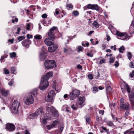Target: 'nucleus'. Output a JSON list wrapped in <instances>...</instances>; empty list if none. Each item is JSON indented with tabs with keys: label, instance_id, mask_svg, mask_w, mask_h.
<instances>
[{
	"label": "nucleus",
	"instance_id": "7",
	"mask_svg": "<svg viewBox=\"0 0 134 134\" xmlns=\"http://www.w3.org/2000/svg\"><path fill=\"white\" fill-rule=\"evenodd\" d=\"M80 93L79 91L76 90L73 91L69 94L68 95V96L70 100H73L78 97Z\"/></svg>",
	"mask_w": 134,
	"mask_h": 134
},
{
	"label": "nucleus",
	"instance_id": "9",
	"mask_svg": "<svg viewBox=\"0 0 134 134\" xmlns=\"http://www.w3.org/2000/svg\"><path fill=\"white\" fill-rule=\"evenodd\" d=\"M85 98L83 96L79 98L78 102L76 104V106L77 107H82L83 106L85 103Z\"/></svg>",
	"mask_w": 134,
	"mask_h": 134
},
{
	"label": "nucleus",
	"instance_id": "20",
	"mask_svg": "<svg viewBox=\"0 0 134 134\" xmlns=\"http://www.w3.org/2000/svg\"><path fill=\"white\" fill-rule=\"evenodd\" d=\"M51 115L54 116V117L55 118H57L59 116V114L58 111L55 109V110L54 111L53 113V114Z\"/></svg>",
	"mask_w": 134,
	"mask_h": 134
},
{
	"label": "nucleus",
	"instance_id": "24",
	"mask_svg": "<svg viewBox=\"0 0 134 134\" xmlns=\"http://www.w3.org/2000/svg\"><path fill=\"white\" fill-rule=\"evenodd\" d=\"M86 121L88 124H89L91 122V119L90 116L89 115H86L85 117Z\"/></svg>",
	"mask_w": 134,
	"mask_h": 134
},
{
	"label": "nucleus",
	"instance_id": "40",
	"mask_svg": "<svg viewBox=\"0 0 134 134\" xmlns=\"http://www.w3.org/2000/svg\"><path fill=\"white\" fill-rule=\"evenodd\" d=\"M126 88L128 92L130 94V88L128 85H126Z\"/></svg>",
	"mask_w": 134,
	"mask_h": 134
},
{
	"label": "nucleus",
	"instance_id": "12",
	"mask_svg": "<svg viewBox=\"0 0 134 134\" xmlns=\"http://www.w3.org/2000/svg\"><path fill=\"white\" fill-rule=\"evenodd\" d=\"M44 42L45 44L47 46H50L54 44V40L49 38H46L44 41Z\"/></svg>",
	"mask_w": 134,
	"mask_h": 134
},
{
	"label": "nucleus",
	"instance_id": "64",
	"mask_svg": "<svg viewBox=\"0 0 134 134\" xmlns=\"http://www.w3.org/2000/svg\"><path fill=\"white\" fill-rule=\"evenodd\" d=\"M25 134H30L29 132L27 130H26L25 131Z\"/></svg>",
	"mask_w": 134,
	"mask_h": 134
},
{
	"label": "nucleus",
	"instance_id": "4",
	"mask_svg": "<svg viewBox=\"0 0 134 134\" xmlns=\"http://www.w3.org/2000/svg\"><path fill=\"white\" fill-rule=\"evenodd\" d=\"M44 65L46 69H52L55 67V63L53 60H46L44 63Z\"/></svg>",
	"mask_w": 134,
	"mask_h": 134
},
{
	"label": "nucleus",
	"instance_id": "36",
	"mask_svg": "<svg viewBox=\"0 0 134 134\" xmlns=\"http://www.w3.org/2000/svg\"><path fill=\"white\" fill-rule=\"evenodd\" d=\"M119 51L120 52L123 53V52L121 51V50H125V49L124 46H121L120 48L119 49Z\"/></svg>",
	"mask_w": 134,
	"mask_h": 134
},
{
	"label": "nucleus",
	"instance_id": "10",
	"mask_svg": "<svg viewBox=\"0 0 134 134\" xmlns=\"http://www.w3.org/2000/svg\"><path fill=\"white\" fill-rule=\"evenodd\" d=\"M15 129V126L13 124L8 123L6 125L5 129L7 131H13Z\"/></svg>",
	"mask_w": 134,
	"mask_h": 134
},
{
	"label": "nucleus",
	"instance_id": "53",
	"mask_svg": "<svg viewBox=\"0 0 134 134\" xmlns=\"http://www.w3.org/2000/svg\"><path fill=\"white\" fill-rule=\"evenodd\" d=\"M6 58V57H5L4 56H3L1 57L0 59L1 62V63H2L3 60L4 59V58Z\"/></svg>",
	"mask_w": 134,
	"mask_h": 134
},
{
	"label": "nucleus",
	"instance_id": "46",
	"mask_svg": "<svg viewBox=\"0 0 134 134\" xmlns=\"http://www.w3.org/2000/svg\"><path fill=\"white\" fill-rule=\"evenodd\" d=\"M59 123V122L57 121H55L53 122V124L54 125L53 127L55 126L56 125H57Z\"/></svg>",
	"mask_w": 134,
	"mask_h": 134
},
{
	"label": "nucleus",
	"instance_id": "41",
	"mask_svg": "<svg viewBox=\"0 0 134 134\" xmlns=\"http://www.w3.org/2000/svg\"><path fill=\"white\" fill-rule=\"evenodd\" d=\"M129 100L131 103L132 107H134V99H129Z\"/></svg>",
	"mask_w": 134,
	"mask_h": 134
},
{
	"label": "nucleus",
	"instance_id": "31",
	"mask_svg": "<svg viewBox=\"0 0 134 134\" xmlns=\"http://www.w3.org/2000/svg\"><path fill=\"white\" fill-rule=\"evenodd\" d=\"M34 37L35 39H38V41L42 38V36L40 35H36L34 36Z\"/></svg>",
	"mask_w": 134,
	"mask_h": 134
},
{
	"label": "nucleus",
	"instance_id": "59",
	"mask_svg": "<svg viewBox=\"0 0 134 134\" xmlns=\"http://www.w3.org/2000/svg\"><path fill=\"white\" fill-rule=\"evenodd\" d=\"M104 112V110H100L99 111V113L100 114H102V115H103Z\"/></svg>",
	"mask_w": 134,
	"mask_h": 134
},
{
	"label": "nucleus",
	"instance_id": "39",
	"mask_svg": "<svg viewBox=\"0 0 134 134\" xmlns=\"http://www.w3.org/2000/svg\"><path fill=\"white\" fill-rule=\"evenodd\" d=\"M78 51L80 52L83 51V48L81 46H79L78 47Z\"/></svg>",
	"mask_w": 134,
	"mask_h": 134
},
{
	"label": "nucleus",
	"instance_id": "38",
	"mask_svg": "<svg viewBox=\"0 0 134 134\" xmlns=\"http://www.w3.org/2000/svg\"><path fill=\"white\" fill-rule=\"evenodd\" d=\"M14 83L13 79H11L10 81L8 82V84L10 86H12Z\"/></svg>",
	"mask_w": 134,
	"mask_h": 134
},
{
	"label": "nucleus",
	"instance_id": "27",
	"mask_svg": "<svg viewBox=\"0 0 134 134\" xmlns=\"http://www.w3.org/2000/svg\"><path fill=\"white\" fill-rule=\"evenodd\" d=\"M101 128L103 129V130L107 133V134H109L110 132L109 131V129H107V128L103 126H102Z\"/></svg>",
	"mask_w": 134,
	"mask_h": 134
},
{
	"label": "nucleus",
	"instance_id": "8",
	"mask_svg": "<svg viewBox=\"0 0 134 134\" xmlns=\"http://www.w3.org/2000/svg\"><path fill=\"white\" fill-rule=\"evenodd\" d=\"M116 35L121 37V39L124 40H127L131 36H128L126 33H122L119 31H117L116 33Z\"/></svg>",
	"mask_w": 134,
	"mask_h": 134
},
{
	"label": "nucleus",
	"instance_id": "48",
	"mask_svg": "<svg viewBox=\"0 0 134 134\" xmlns=\"http://www.w3.org/2000/svg\"><path fill=\"white\" fill-rule=\"evenodd\" d=\"M96 119L97 121L98 122H99V121L102 120V118L101 117H100V118H99L98 116V115L96 116Z\"/></svg>",
	"mask_w": 134,
	"mask_h": 134
},
{
	"label": "nucleus",
	"instance_id": "15",
	"mask_svg": "<svg viewBox=\"0 0 134 134\" xmlns=\"http://www.w3.org/2000/svg\"><path fill=\"white\" fill-rule=\"evenodd\" d=\"M37 116L40 115V116L41 115H43L44 113L43 110V108L42 107L39 108L35 112Z\"/></svg>",
	"mask_w": 134,
	"mask_h": 134
},
{
	"label": "nucleus",
	"instance_id": "13",
	"mask_svg": "<svg viewBox=\"0 0 134 134\" xmlns=\"http://www.w3.org/2000/svg\"><path fill=\"white\" fill-rule=\"evenodd\" d=\"M58 46L56 44H53L48 47V51L51 52H53L55 51L58 48Z\"/></svg>",
	"mask_w": 134,
	"mask_h": 134
},
{
	"label": "nucleus",
	"instance_id": "33",
	"mask_svg": "<svg viewBox=\"0 0 134 134\" xmlns=\"http://www.w3.org/2000/svg\"><path fill=\"white\" fill-rule=\"evenodd\" d=\"M115 57H112L109 59V63H113L115 60Z\"/></svg>",
	"mask_w": 134,
	"mask_h": 134
},
{
	"label": "nucleus",
	"instance_id": "21",
	"mask_svg": "<svg viewBox=\"0 0 134 134\" xmlns=\"http://www.w3.org/2000/svg\"><path fill=\"white\" fill-rule=\"evenodd\" d=\"M48 94L51 96V97H52L54 98L55 95V91L53 90H52L50 91L48 93Z\"/></svg>",
	"mask_w": 134,
	"mask_h": 134
},
{
	"label": "nucleus",
	"instance_id": "56",
	"mask_svg": "<svg viewBox=\"0 0 134 134\" xmlns=\"http://www.w3.org/2000/svg\"><path fill=\"white\" fill-rule=\"evenodd\" d=\"M42 17L43 18H47V15L46 14H44L42 15Z\"/></svg>",
	"mask_w": 134,
	"mask_h": 134
},
{
	"label": "nucleus",
	"instance_id": "43",
	"mask_svg": "<svg viewBox=\"0 0 134 134\" xmlns=\"http://www.w3.org/2000/svg\"><path fill=\"white\" fill-rule=\"evenodd\" d=\"M105 60L104 59H103L101 60L99 62V64L100 65H101L103 63H105Z\"/></svg>",
	"mask_w": 134,
	"mask_h": 134
},
{
	"label": "nucleus",
	"instance_id": "18",
	"mask_svg": "<svg viewBox=\"0 0 134 134\" xmlns=\"http://www.w3.org/2000/svg\"><path fill=\"white\" fill-rule=\"evenodd\" d=\"M54 98L52 97H51V96L48 94L47 97L46 98V101L49 102H51L52 101Z\"/></svg>",
	"mask_w": 134,
	"mask_h": 134
},
{
	"label": "nucleus",
	"instance_id": "58",
	"mask_svg": "<svg viewBox=\"0 0 134 134\" xmlns=\"http://www.w3.org/2000/svg\"><path fill=\"white\" fill-rule=\"evenodd\" d=\"M75 105L73 104L71 106V108L74 110H76L77 109V108L75 107Z\"/></svg>",
	"mask_w": 134,
	"mask_h": 134
},
{
	"label": "nucleus",
	"instance_id": "1",
	"mask_svg": "<svg viewBox=\"0 0 134 134\" xmlns=\"http://www.w3.org/2000/svg\"><path fill=\"white\" fill-rule=\"evenodd\" d=\"M52 75L53 72H49L46 73L43 76V79L41 80L39 87V88L41 90H44L47 87L49 84L48 80L50 77H52Z\"/></svg>",
	"mask_w": 134,
	"mask_h": 134
},
{
	"label": "nucleus",
	"instance_id": "32",
	"mask_svg": "<svg viewBox=\"0 0 134 134\" xmlns=\"http://www.w3.org/2000/svg\"><path fill=\"white\" fill-rule=\"evenodd\" d=\"M129 99H134V92L132 91L131 94L129 95Z\"/></svg>",
	"mask_w": 134,
	"mask_h": 134
},
{
	"label": "nucleus",
	"instance_id": "26",
	"mask_svg": "<svg viewBox=\"0 0 134 134\" xmlns=\"http://www.w3.org/2000/svg\"><path fill=\"white\" fill-rule=\"evenodd\" d=\"M66 8L68 9H72L73 6L72 4H68L66 5Z\"/></svg>",
	"mask_w": 134,
	"mask_h": 134
},
{
	"label": "nucleus",
	"instance_id": "16",
	"mask_svg": "<svg viewBox=\"0 0 134 134\" xmlns=\"http://www.w3.org/2000/svg\"><path fill=\"white\" fill-rule=\"evenodd\" d=\"M9 91L6 90L4 88L1 89L0 90V92L3 96L6 97L8 94Z\"/></svg>",
	"mask_w": 134,
	"mask_h": 134
},
{
	"label": "nucleus",
	"instance_id": "35",
	"mask_svg": "<svg viewBox=\"0 0 134 134\" xmlns=\"http://www.w3.org/2000/svg\"><path fill=\"white\" fill-rule=\"evenodd\" d=\"M25 38V37L24 36H19L18 38L19 41H21L24 39Z\"/></svg>",
	"mask_w": 134,
	"mask_h": 134
},
{
	"label": "nucleus",
	"instance_id": "34",
	"mask_svg": "<svg viewBox=\"0 0 134 134\" xmlns=\"http://www.w3.org/2000/svg\"><path fill=\"white\" fill-rule=\"evenodd\" d=\"M93 90H92V91L93 92V93L97 92L98 91L97 87L94 86L93 87Z\"/></svg>",
	"mask_w": 134,
	"mask_h": 134
},
{
	"label": "nucleus",
	"instance_id": "50",
	"mask_svg": "<svg viewBox=\"0 0 134 134\" xmlns=\"http://www.w3.org/2000/svg\"><path fill=\"white\" fill-rule=\"evenodd\" d=\"M88 78L90 80H92L93 79V77L92 75L91 74H89L88 75Z\"/></svg>",
	"mask_w": 134,
	"mask_h": 134
},
{
	"label": "nucleus",
	"instance_id": "44",
	"mask_svg": "<svg viewBox=\"0 0 134 134\" xmlns=\"http://www.w3.org/2000/svg\"><path fill=\"white\" fill-rule=\"evenodd\" d=\"M129 76L130 77L132 78L134 76V70H132V72L130 74Z\"/></svg>",
	"mask_w": 134,
	"mask_h": 134
},
{
	"label": "nucleus",
	"instance_id": "6",
	"mask_svg": "<svg viewBox=\"0 0 134 134\" xmlns=\"http://www.w3.org/2000/svg\"><path fill=\"white\" fill-rule=\"evenodd\" d=\"M19 103L17 101L14 100L12 103L11 110L12 112L15 113L17 114L18 113V108L19 106Z\"/></svg>",
	"mask_w": 134,
	"mask_h": 134
},
{
	"label": "nucleus",
	"instance_id": "5",
	"mask_svg": "<svg viewBox=\"0 0 134 134\" xmlns=\"http://www.w3.org/2000/svg\"><path fill=\"white\" fill-rule=\"evenodd\" d=\"M58 31L56 27L54 26L49 30L48 33V35L50 38L54 39L55 37V33Z\"/></svg>",
	"mask_w": 134,
	"mask_h": 134
},
{
	"label": "nucleus",
	"instance_id": "28",
	"mask_svg": "<svg viewBox=\"0 0 134 134\" xmlns=\"http://www.w3.org/2000/svg\"><path fill=\"white\" fill-rule=\"evenodd\" d=\"M92 25L96 28H98L99 26V24L98 23L97 21H94L92 24Z\"/></svg>",
	"mask_w": 134,
	"mask_h": 134
},
{
	"label": "nucleus",
	"instance_id": "61",
	"mask_svg": "<svg viewBox=\"0 0 134 134\" xmlns=\"http://www.w3.org/2000/svg\"><path fill=\"white\" fill-rule=\"evenodd\" d=\"M77 67L78 69H80L81 70L82 69V66L80 65H78L77 66Z\"/></svg>",
	"mask_w": 134,
	"mask_h": 134
},
{
	"label": "nucleus",
	"instance_id": "3",
	"mask_svg": "<svg viewBox=\"0 0 134 134\" xmlns=\"http://www.w3.org/2000/svg\"><path fill=\"white\" fill-rule=\"evenodd\" d=\"M84 9L85 10H86L87 9L95 10L98 11H99L100 13H101L102 12L101 8L97 4H88L85 6L84 7Z\"/></svg>",
	"mask_w": 134,
	"mask_h": 134
},
{
	"label": "nucleus",
	"instance_id": "52",
	"mask_svg": "<svg viewBox=\"0 0 134 134\" xmlns=\"http://www.w3.org/2000/svg\"><path fill=\"white\" fill-rule=\"evenodd\" d=\"M87 56L92 57L93 56V55L92 54H90L89 53H87Z\"/></svg>",
	"mask_w": 134,
	"mask_h": 134
},
{
	"label": "nucleus",
	"instance_id": "22",
	"mask_svg": "<svg viewBox=\"0 0 134 134\" xmlns=\"http://www.w3.org/2000/svg\"><path fill=\"white\" fill-rule=\"evenodd\" d=\"M37 116L35 112L31 114L29 116V118L30 119H34L36 118Z\"/></svg>",
	"mask_w": 134,
	"mask_h": 134
},
{
	"label": "nucleus",
	"instance_id": "49",
	"mask_svg": "<svg viewBox=\"0 0 134 134\" xmlns=\"http://www.w3.org/2000/svg\"><path fill=\"white\" fill-rule=\"evenodd\" d=\"M131 131L130 130H128L126 131L125 132H124V134H126L128 133L129 134H131Z\"/></svg>",
	"mask_w": 134,
	"mask_h": 134
},
{
	"label": "nucleus",
	"instance_id": "54",
	"mask_svg": "<svg viewBox=\"0 0 134 134\" xmlns=\"http://www.w3.org/2000/svg\"><path fill=\"white\" fill-rule=\"evenodd\" d=\"M131 65H130V67L131 68H134V66L133 65V62H130Z\"/></svg>",
	"mask_w": 134,
	"mask_h": 134
},
{
	"label": "nucleus",
	"instance_id": "57",
	"mask_svg": "<svg viewBox=\"0 0 134 134\" xmlns=\"http://www.w3.org/2000/svg\"><path fill=\"white\" fill-rule=\"evenodd\" d=\"M124 101L123 99H120V105H121V104H124Z\"/></svg>",
	"mask_w": 134,
	"mask_h": 134
},
{
	"label": "nucleus",
	"instance_id": "30",
	"mask_svg": "<svg viewBox=\"0 0 134 134\" xmlns=\"http://www.w3.org/2000/svg\"><path fill=\"white\" fill-rule=\"evenodd\" d=\"M9 54L10 57L12 58L15 57L16 55V53L14 52L12 53H10Z\"/></svg>",
	"mask_w": 134,
	"mask_h": 134
},
{
	"label": "nucleus",
	"instance_id": "37",
	"mask_svg": "<svg viewBox=\"0 0 134 134\" xmlns=\"http://www.w3.org/2000/svg\"><path fill=\"white\" fill-rule=\"evenodd\" d=\"M127 56L128 59L130 60L132 57V55L131 54V53L130 52H128Z\"/></svg>",
	"mask_w": 134,
	"mask_h": 134
},
{
	"label": "nucleus",
	"instance_id": "23",
	"mask_svg": "<svg viewBox=\"0 0 134 134\" xmlns=\"http://www.w3.org/2000/svg\"><path fill=\"white\" fill-rule=\"evenodd\" d=\"M64 127V125L63 124L62 125L60 126V128L58 129L57 132L58 133L61 132L63 129Z\"/></svg>",
	"mask_w": 134,
	"mask_h": 134
},
{
	"label": "nucleus",
	"instance_id": "14",
	"mask_svg": "<svg viewBox=\"0 0 134 134\" xmlns=\"http://www.w3.org/2000/svg\"><path fill=\"white\" fill-rule=\"evenodd\" d=\"M31 42L30 40H25L22 42L21 43L24 47L28 48L29 47V45L31 44Z\"/></svg>",
	"mask_w": 134,
	"mask_h": 134
},
{
	"label": "nucleus",
	"instance_id": "42",
	"mask_svg": "<svg viewBox=\"0 0 134 134\" xmlns=\"http://www.w3.org/2000/svg\"><path fill=\"white\" fill-rule=\"evenodd\" d=\"M72 13L75 16H77L79 15V13L77 11H73Z\"/></svg>",
	"mask_w": 134,
	"mask_h": 134
},
{
	"label": "nucleus",
	"instance_id": "63",
	"mask_svg": "<svg viewBox=\"0 0 134 134\" xmlns=\"http://www.w3.org/2000/svg\"><path fill=\"white\" fill-rule=\"evenodd\" d=\"M121 89L122 91V93L124 94L125 93V87L123 88H121Z\"/></svg>",
	"mask_w": 134,
	"mask_h": 134
},
{
	"label": "nucleus",
	"instance_id": "19",
	"mask_svg": "<svg viewBox=\"0 0 134 134\" xmlns=\"http://www.w3.org/2000/svg\"><path fill=\"white\" fill-rule=\"evenodd\" d=\"M46 54H43L40 55V61H42L45 59L47 57Z\"/></svg>",
	"mask_w": 134,
	"mask_h": 134
},
{
	"label": "nucleus",
	"instance_id": "51",
	"mask_svg": "<svg viewBox=\"0 0 134 134\" xmlns=\"http://www.w3.org/2000/svg\"><path fill=\"white\" fill-rule=\"evenodd\" d=\"M115 63L114 64V65L116 67L118 66L119 65V62L117 61H116L115 62Z\"/></svg>",
	"mask_w": 134,
	"mask_h": 134
},
{
	"label": "nucleus",
	"instance_id": "55",
	"mask_svg": "<svg viewBox=\"0 0 134 134\" xmlns=\"http://www.w3.org/2000/svg\"><path fill=\"white\" fill-rule=\"evenodd\" d=\"M49 21H48V22H47L46 21H44V25L46 26H47L49 24Z\"/></svg>",
	"mask_w": 134,
	"mask_h": 134
},
{
	"label": "nucleus",
	"instance_id": "11",
	"mask_svg": "<svg viewBox=\"0 0 134 134\" xmlns=\"http://www.w3.org/2000/svg\"><path fill=\"white\" fill-rule=\"evenodd\" d=\"M55 110V109L50 106L49 107H46V112L47 114H49L51 115L53 114V113Z\"/></svg>",
	"mask_w": 134,
	"mask_h": 134
},
{
	"label": "nucleus",
	"instance_id": "2",
	"mask_svg": "<svg viewBox=\"0 0 134 134\" xmlns=\"http://www.w3.org/2000/svg\"><path fill=\"white\" fill-rule=\"evenodd\" d=\"M37 95V92L36 90L32 93H30L27 95L26 98L25 99L24 102L26 105H30L32 104L34 102V96Z\"/></svg>",
	"mask_w": 134,
	"mask_h": 134
},
{
	"label": "nucleus",
	"instance_id": "45",
	"mask_svg": "<svg viewBox=\"0 0 134 134\" xmlns=\"http://www.w3.org/2000/svg\"><path fill=\"white\" fill-rule=\"evenodd\" d=\"M4 73L5 74H9V71L6 68H4Z\"/></svg>",
	"mask_w": 134,
	"mask_h": 134
},
{
	"label": "nucleus",
	"instance_id": "62",
	"mask_svg": "<svg viewBox=\"0 0 134 134\" xmlns=\"http://www.w3.org/2000/svg\"><path fill=\"white\" fill-rule=\"evenodd\" d=\"M20 27H18L17 29V32L16 33V34H19V32L20 31Z\"/></svg>",
	"mask_w": 134,
	"mask_h": 134
},
{
	"label": "nucleus",
	"instance_id": "17",
	"mask_svg": "<svg viewBox=\"0 0 134 134\" xmlns=\"http://www.w3.org/2000/svg\"><path fill=\"white\" fill-rule=\"evenodd\" d=\"M120 107L122 109L127 110L129 109L130 107L129 105H128L124 104H121V105H120Z\"/></svg>",
	"mask_w": 134,
	"mask_h": 134
},
{
	"label": "nucleus",
	"instance_id": "29",
	"mask_svg": "<svg viewBox=\"0 0 134 134\" xmlns=\"http://www.w3.org/2000/svg\"><path fill=\"white\" fill-rule=\"evenodd\" d=\"M129 31L130 34L134 33V27L130 26L129 29Z\"/></svg>",
	"mask_w": 134,
	"mask_h": 134
},
{
	"label": "nucleus",
	"instance_id": "25",
	"mask_svg": "<svg viewBox=\"0 0 134 134\" xmlns=\"http://www.w3.org/2000/svg\"><path fill=\"white\" fill-rule=\"evenodd\" d=\"M106 91L108 93H110L112 91L111 87L110 86H108L106 88Z\"/></svg>",
	"mask_w": 134,
	"mask_h": 134
},
{
	"label": "nucleus",
	"instance_id": "60",
	"mask_svg": "<svg viewBox=\"0 0 134 134\" xmlns=\"http://www.w3.org/2000/svg\"><path fill=\"white\" fill-rule=\"evenodd\" d=\"M14 40V39L13 38L11 39H9L8 41L10 42L11 44H12L13 42V41Z\"/></svg>",
	"mask_w": 134,
	"mask_h": 134
},
{
	"label": "nucleus",
	"instance_id": "47",
	"mask_svg": "<svg viewBox=\"0 0 134 134\" xmlns=\"http://www.w3.org/2000/svg\"><path fill=\"white\" fill-rule=\"evenodd\" d=\"M10 71L12 73L15 74V70L14 67H12L11 68Z\"/></svg>",
	"mask_w": 134,
	"mask_h": 134
}]
</instances>
